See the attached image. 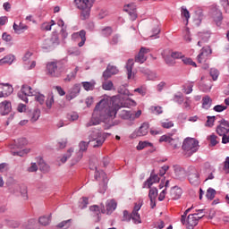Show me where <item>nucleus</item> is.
I'll return each instance as SVG.
<instances>
[{"label": "nucleus", "instance_id": "1", "mask_svg": "<svg viewBox=\"0 0 229 229\" xmlns=\"http://www.w3.org/2000/svg\"><path fill=\"white\" fill-rule=\"evenodd\" d=\"M121 106L119 104L114 103L112 98H103L95 106L92 117L86 127L98 126L100 123H105L106 119L115 118L117 112H119Z\"/></svg>", "mask_w": 229, "mask_h": 229}, {"label": "nucleus", "instance_id": "2", "mask_svg": "<svg viewBox=\"0 0 229 229\" xmlns=\"http://www.w3.org/2000/svg\"><path fill=\"white\" fill-rule=\"evenodd\" d=\"M6 185L10 194H13L14 196H20L21 194L23 199H28V190L26 186H21L13 178H9L6 182Z\"/></svg>", "mask_w": 229, "mask_h": 229}, {"label": "nucleus", "instance_id": "3", "mask_svg": "<svg viewBox=\"0 0 229 229\" xmlns=\"http://www.w3.org/2000/svg\"><path fill=\"white\" fill-rule=\"evenodd\" d=\"M182 149L184 157L189 158V157H192V154L197 153L198 149H199V141L194 138H186L182 142Z\"/></svg>", "mask_w": 229, "mask_h": 229}, {"label": "nucleus", "instance_id": "4", "mask_svg": "<svg viewBox=\"0 0 229 229\" xmlns=\"http://www.w3.org/2000/svg\"><path fill=\"white\" fill-rule=\"evenodd\" d=\"M26 144H28V140L25 138L14 140L13 143L10 145V148L13 149L11 150L12 155L13 157H25V155H28L30 149H22Z\"/></svg>", "mask_w": 229, "mask_h": 229}, {"label": "nucleus", "instance_id": "5", "mask_svg": "<svg viewBox=\"0 0 229 229\" xmlns=\"http://www.w3.org/2000/svg\"><path fill=\"white\" fill-rule=\"evenodd\" d=\"M76 8L81 10V21H87L90 17V8L94 4V0H74Z\"/></svg>", "mask_w": 229, "mask_h": 229}, {"label": "nucleus", "instance_id": "6", "mask_svg": "<svg viewBox=\"0 0 229 229\" xmlns=\"http://www.w3.org/2000/svg\"><path fill=\"white\" fill-rule=\"evenodd\" d=\"M89 142L92 143L93 148H99L105 142V136H103L99 130L95 129L89 135Z\"/></svg>", "mask_w": 229, "mask_h": 229}, {"label": "nucleus", "instance_id": "7", "mask_svg": "<svg viewBox=\"0 0 229 229\" xmlns=\"http://www.w3.org/2000/svg\"><path fill=\"white\" fill-rule=\"evenodd\" d=\"M36 90H33L31 86L23 84L21 86V89L20 92H18V98L21 99V101H24V103H29L28 97L35 96Z\"/></svg>", "mask_w": 229, "mask_h": 229}, {"label": "nucleus", "instance_id": "8", "mask_svg": "<svg viewBox=\"0 0 229 229\" xmlns=\"http://www.w3.org/2000/svg\"><path fill=\"white\" fill-rule=\"evenodd\" d=\"M188 180L191 183V185H194L195 187L199 185L201 183L199 180V172H198V169L194 167H191L188 171Z\"/></svg>", "mask_w": 229, "mask_h": 229}, {"label": "nucleus", "instance_id": "9", "mask_svg": "<svg viewBox=\"0 0 229 229\" xmlns=\"http://www.w3.org/2000/svg\"><path fill=\"white\" fill-rule=\"evenodd\" d=\"M212 55V48L209 46L203 47L200 53L197 56L199 64H203L208 60V57Z\"/></svg>", "mask_w": 229, "mask_h": 229}, {"label": "nucleus", "instance_id": "10", "mask_svg": "<svg viewBox=\"0 0 229 229\" xmlns=\"http://www.w3.org/2000/svg\"><path fill=\"white\" fill-rule=\"evenodd\" d=\"M47 72L48 76H51L52 78H59L62 74V72L58 69V65H56V63L55 62L47 64Z\"/></svg>", "mask_w": 229, "mask_h": 229}, {"label": "nucleus", "instance_id": "11", "mask_svg": "<svg viewBox=\"0 0 229 229\" xmlns=\"http://www.w3.org/2000/svg\"><path fill=\"white\" fill-rule=\"evenodd\" d=\"M60 44V39L58 38V35L54 34L51 38L45 39L43 42V49H53L55 46H58Z\"/></svg>", "mask_w": 229, "mask_h": 229}, {"label": "nucleus", "instance_id": "12", "mask_svg": "<svg viewBox=\"0 0 229 229\" xmlns=\"http://www.w3.org/2000/svg\"><path fill=\"white\" fill-rule=\"evenodd\" d=\"M95 179L97 180H103V183L100 184V188L98 190V192L100 194H105L106 191V174H105L103 171H96L95 172Z\"/></svg>", "mask_w": 229, "mask_h": 229}, {"label": "nucleus", "instance_id": "13", "mask_svg": "<svg viewBox=\"0 0 229 229\" xmlns=\"http://www.w3.org/2000/svg\"><path fill=\"white\" fill-rule=\"evenodd\" d=\"M78 38H81V41L78 43L79 47H83L85 46V42H87V31H85V30H81L79 32L72 34V40H78Z\"/></svg>", "mask_w": 229, "mask_h": 229}, {"label": "nucleus", "instance_id": "14", "mask_svg": "<svg viewBox=\"0 0 229 229\" xmlns=\"http://www.w3.org/2000/svg\"><path fill=\"white\" fill-rule=\"evenodd\" d=\"M220 124L216 127V133L220 137L227 135L229 133V123L226 120H220Z\"/></svg>", "mask_w": 229, "mask_h": 229}, {"label": "nucleus", "instance_id": "15", "mask_svg": "<svg viewBox=\"0 0 229 229\" xmlns=\"http://www.w3.org/2000/svg\"><path fill=\"white\" fill-rule=\"evenodd\" d=\"M142 208V201L139 200L138 203L135 204L134 208L131 212V219L136 224L141 223L140 221V215L139 214V210Z\"/></svg>", "mask_w": 229, "mask_h": 229}, {"label": "nucleus", "instance_id": "16", "mask_svg": "<svg viewBox=\"0 0 229 229\" xmlns=\"http://www.w3.org/2000/svg\"><path fill=\"white\" fill-rule=\"evenodd\" d=\"M32 55L33 54L31 52H27L23 56L24 69H26V71H31V69H35L37 66V62L35 61L30 62V58H31Z\"/></svg>", "mask_w": 229, "mask_h": 229}, {"label": "nucleus", "instance_id": "17", "mask_svg": "<svg viewBox=\"0 0 229 229\" xmlns=\"http://www.w3.org/2000/svg\"><path fill=\"white\" fill-rule=\"evenodd\" d=\"M13 92V87L8 83H0V98H8Z\"/></svg>", "mask_w": 229, "mask_h": 229}, {"label": "nucleus", "instance_id": "18", "mask_svg": "<svg viewBox=\"0 0 229 229\" xmlns=\"http://www.w3.org/2000/svg\"><path fill=\"white\" fill-rule=\"evenodd\" d=\"M211 17L215 21L216 26H221L223 21V13L217 7L211 9Z\"/></svg>", "mask_w": 229, "mask_h": 229}, {"label": "nucleus", "instance_id": "19", "mask_svg": "<svg viewBox=\"0 0 229 229\" xmlns=\"http://www.w3.org/2000/svg\"><path fill=\"white\" fill-rule=\"evenodd\" d=\"M196 216H198V214H192L188 216L187 223H186V227L188 229H194V226L198 225L199 219L203 217V216L199 217H196Z\"/></svg>", "mask_w": 229, "mask_h": 229}, {"label": "nucleus", "instance_id": "20", "mask_svg": "<svg viewBox=\"0 0 229 229\" xmlns=\"http://www.w3.org/2000/svg\"><path fill=\"white\" fill-rule=\"evenodd\" d=\"M160 182V177H158L157 174H155L153 172L150 174V176L147 181L143 183V189H151V186L154 183H158Z\"/></svg>", "mask_w": 229, "mask_h": 229}, {"label": "nucleus", "instance_id": "21", "mask_svg": "<svg viewBox=\"0 0 229 229\" xmlns=\"http://www.w3.org/2000/svg\"><path fill=\"white\" fill-rule=\"evenodd\" d=\"M148 53H149V48L141 47L138 55L135 56V62H137V64H144V62L148 60V57H146Z\"/></svg>", "mask_w": 229, "mask_h": 229}, {"label": "nucleus", "instance_id": "22", "mask_svg": "<svg viewBox=\"0 0 229 229\" xmlns=\"http://www.w3.org/2000/svg\"><path fill=\"white\" fill-rule=\"evenodd\" d=\"M12 112V102L4 100L0 103V114L8 115Z\"/></svg>", "mask_w": 229, "mask_h": 229}, {"label": "nucleus", "instance_id": "23", "mask_svg": "<svg viewBox=\"0 0 229 229\" xmlns=\"http://www.w3.org/2000/svg\"><path fill=\"white\" fill-rule=\"evenodd\" d=\"M123 10L129 13L131 21H135V19H137V9L135 8V4H129L123 7Z\"/></svg>", "mask_w": 229, "mask_h": 229}, {"label": "nucleus", "instance_id": "24", "mask_svg": "<svg viewBox=\"0 0 229 229\" xmlns=\"http://www.w3.org/2000/svg\"><path fill=\"white\" fill-rule=\"evenodd\" d=\"M80 90H81L80 85L75 84L66 95L67 101H72V99H74V98H76L78 94H80Z\"/></svg>", "mask_w": 229, "mask_h": 229}, {"label": "nucleus", "instance_id": "25", "mask_svg": "<svg viewBox=\"0 0 229 229\" xmlns=\"http://www.w3.org/2000/svg\"><path fill=\"white\" fill-rule=\"evenodd\" d=\"M134 64L135 63L133 62V59H129L126 63L125 69H126L128 80H131L135 76V73L132 72Z\"/></svg>", "mask_w": 229, "mask_h": 229}, {"label": "nucleus", "instance_id": "26", "mask_svg": "<svg viewBox=\"0 0 229 229\" xmlns=\"http://www.w3.org/2000/svg\"><path fill=\"white\" fill-rule=\"evenodd\" d=\"M22 229H40V225L35 218H31L23 224Z\"/></svg>", "mask_w": 229, "mask_h": 229}, {"label": "nucleus", "instance_id": "27", "mask_svg": "<svg viewBox=\"0 0 229 229\" xmlns=\"http://www.w3.org/2000/svg\"><path fill=\"white\" fill-rule=\"evenodd\" d=\"M182 194H183L182 188L178 186H174V188L171 189L170 198L175 200L180 199V198H182Z\"/></svg>", "mask_w": 229, "mask_h": 229}, {"label": "nucleus", "instance_id": "28", "mask_svg": "<svg viewBox=\"0 0 229 229\" xmlns=\"http://www.w3.org/2000/svg\"><path fill=\"white\" fill-rule=\"evenodd\" d=\"M162 56L164 58L166 65H174V64H175L174 58H173L171 56V52L169 50H165L162 53Z\"/></svg>", "mask_w": 229, "mask_h": 229}, {"label": "nucleus", "instance_id": "29", "mask_svg": "<svg viewBox=\"0 0 229 229\" xmlns=\"http://www.w3.org/2000/svg\"><path fill=\"white\" fill-rule=\"evenodd\" d=\"M148 131H149V123H143L136 133L138 137H144L146 136L147 133H148Z\"/></svg>", "mask_w": 229, "mask_h": 229}, {"label": "nucleus", "instance_id": "30", "mask_svg": "<svg viewBox=\"0 0 229 229\" xmlns=\"http://www.w3.org/2000/svg\"><path fill=\"white\" fill-rule=\"evenodd\" d=\"M89 148V142L86 141H81L79 143V152H78V159L81 160V158H83V153H85V151H87Z\"/></svg>", "mask_w": 229, "mask_h": 229}, {"label": "nucleus", "instance_id": "31", "mask_svg": "<svg viewBox=\"0 0 229 229\" xmlns=\"http://www.w3.org/2000/svg\"><path fill=\"white\" fill-rule=\"evenodd\" d=\"M30 123H37V120L40 118V109L36 108L29 113Z\"/></svg>", "mask_w": 229, "mask_h": 229}, {"label": "nucleus", "instance_id": "32", "mask_svg": "<svg viewBox=\"0 0 229 229\" xmlns=\"http://www.w3.org/2000/svg\"><path fill=\"white\" fill-rule=\"evenodd\" d=\"M106 208L107 215L112 214V212H114V210L117 208V202H115V200L114 199L107 200L106 204Z\"/></svg>", "mask_w": 229, "mask_h": 229}, {"label": "nucleus", "instance_id": "33", "mask_svg": "<svg viewBox=\"0 0 229 229\" xmlns=\"http://www.w3.org/2000/svg\"><path fill=\"white\" fill-rule=\"evenodd\" d=\"M119 117L125 121H133V113H131V111L122 110L119 114Z\"/></svg>", "mask_w": 229, "mask_h": 229}, {"label": "nucleus", "instance_id": "34", "mask_svg": "<svg viewBox=\"0 0 229 229\" xmlns=\"http://www.w3.org/2000/svg\"><path fill=\"white\" fill-rule=\"evenodd\" d=\"M212 106V98L210 97L206 96L202 98V108L205 110H208Z\"/></svg>", "mask_w": 229, "mask_h": 229}, {"label": "nucleus", "instance_id": "35", "mask_svg": "<svg viewBox=\"0 0 229 229\" xmlns=\"http://www.w3.org/2000/svg\"><path fill=\"white\" fill-rule=\"evenodd\" d=\"M38 223L41 226H47L51 223V216H43L38 218Z\"/></svg>", "mask_w": 229, "mask_h": 229}, {"label": "nucleus", "instance_id": "36", "mask_svg": "<svg viewBox=\"0 0 229 229\" xmlns=\"http://www.w3.org/2000/svg\"><path fill=\"white\" fill-rule=\"evenodd\" d=\"M140 72L143 73V74H146L148 80H150V81H153L157 78V74L148 69H144L142 68L140 70Z\"/></svg>", "mask_w": 229, "mask_h": 229}, {"label": "nucleus", "instance_id": "37", "mask_svg": "<svg viewBox=\"0 0 229 229\" xmlns=\"http://www.w3.org/2000/svg\"><path fill=\"white\" fill-rule=\"evenodd\" d=\"M153 143L148 142V141H140L138 146L136 147V149L138 151H142L145 148H152Z\"/></svg>", "mask_w": 229, "mask_h": 229}, {"label": "nucleus", "instance_id": "38", "mask_svg": "<svg viewBox=\"0 0 229 229\" xmlns=\"http://www.w3.org/2000/svg\"><path fill=\"white\" fill-rule=\"evenodd\" d=\"M181 15L182 17H184V19L186 20V25L189 24V19H191V13H189V10H187L186 7H182L181 9Z\"/></svg>", "mask_w": 229, "mask_h": 229}, {"label": "nucleus", "instance_id": "39", "mask_svg": "<svg viewBox=\"0 0 229 229\" xmlns=\"http://www.w3.org/2000/svg\"><path fill=\"white\" fill-rule=\"evenodd\" d=\"M13 28L15 33H19V32L22 31V30H28V26L22 22H20L19 25H17V23H13Z\"/></svg>", "mask_w": 229, "mask_h": 229}, {"label": "nucleus", "instance_id": "40", "mask_svg": "<svg viewBox=\"0 0 229 229\" xmlns=\"http://www.w3.org/2000/svg\"><path fill=\"white\" fill-rule=\"evenodd\" d=\"M35 97L36 101H38V103H39V105H44V102L46 101V97L39 93L38 91H35V95H33Z\"/></svg>", "mask_w": 229, "mask_h": 229}, {"label": "nucleus", "instance_id": "41", "mask_svg": "<svg viewBox=\"0 0 229 229\" xmlns=\"http://www.w3.org/2000/svg\"><path fill=\"white\" fill-rule=\"evenodd\" d=\"M82 87L87 91L92 90L94 89V87H96V81H92L89 82V81L82 82Z\"/></svg>", "mask_w": 229, "mask_h": 229}, {"label": "nucleus", "instance_id": "42", "mask_svg": "<svg viewBox=\"0 0 229 229\" xmlns=\"http://www.w3.org/2000/svg\"><path fill=\"white\" fill-rule=\"evenodd\" d=\"M137 106V102H135L133 99L131 98H126L124 100V102L123 103V106L124 108H130L131 106Z\"/></svg>", "mask_w": 229, "mask_h": 229}, {"label": "nucleus", "instance_id": "43", "mask_svg": "<svg viewBox=\"0 0 229 229\" xmlns=\"http://www.w3.org/2000/svg\"><path fill=\"white\" fill-rule=\"evenodd\" d=\"M168 144H170L174 149H178L180 146V140L178 138H170Z\"/></svg>", "mask_w": 229, "mask_h": 229}, {"label": "nucleus", "instance_id": "44", "mask_svg": "<svg viewBox=\"0 0 229 229\" xmlns=\"http://www.w3.org/2000/svg\"><path fill=\"white\" fill-rule=\"evenodd\" d=\"M102 89L104 90H112L114 89V82L112 81H105L102 83Z\"/></svg>", "mask_w": 229, "mask_h": 229}, {"label": "nucleus", "instance_id": "45", "mask_svg": "<svg viewBox=\"0 0 229 229\" xmlns=\"http://www.w3.org/2000/svg\"><path fill=\"white\" fill-rule=\"evenodd\" d=\"M72 153H74V148H70L67 150V153L61 158L62 164H65L68 158L72 157Z\"/></svg>", "mask_w": 229, "mask_h": 229}, {"label": "nucleus", "instance_id": "46", "mask_svg": "<svg viewBox=\"0 0 229 229\" xmlns=\"http://www.w3.org/2000/svg\"><path fill=\"white\" fill-rule=\"evenodd\" d=\"M15 56L9 55L0 60V64H13Z\"/></svg>", "mask_w": 229, "mask_h": 229}, {"label": "nucleus", "instance_id": "47", "mask_svg": "<svg viewBox=\"0 0 229 229\" xmlns=\"http://www.w3.org/2000/svg\"><path fill=\"white\" fill-rule=\"evenodd\" d=\"M211 146H217L219 144V137L216 136V134H211L208 138Z\"/></svg>", "mask_w": 229, "mask_h": 229}, {"label": "nucleus", "instance_id": "48", "mask_svg": "<svg viewBox=\"0 0 229 229\" xmlns=\"http://www.w3.org/2000/svg\"><path fill=\"white\" fill-rule=\"evenodd\" d=\"M150 111L152 114H155V115H160V114H163L162 106H152L150 107Z\"/></svg>", "mask_w": 229, "mask_h": 229}, {"label": "nucleus", "instance_id": "49", "mask_svg": "<svg viewBox=\"0 0 229 229\" xmlns=\"http://www.w3.org/2000/svg\"><path fill=\"white\" fill-rule=\"evenodd\" d=\"M206 198H208L210 201L216 198V190L212 188H208L206 193Z\"/></svg>", "mask_w": 229, "mask_h": 229}, {"label": "nucleus", "instance_id": "50", "mask_svg": "<svg viewBox=\"0 0 229 229\" xmlns=\"http://www.w3.org/2000/svg\"><path fill=\"white\" fill-rule=\"evenodd\" d=\"M207 119L205 126L207 128H212V126H214V123H216V116H208Z\"/></svg>", "mask_w": 229, "mask_h": 229}, {"label": "nucleus", "instance_id": "51", "mask_svg": "<svg viewBox=\"0 0 229 229\" xmlns=\"http://www.w3.org/2000/svg\"><path fill=\"white\" fill-rule=\"evenodd\" d=\"M157 196H158V190L157 188H151L148 192L149 199H157Z\"/></svg>", "mask_w": 229, "mask_h": 229}, {"label": "nucleus", "instance_id": "52", "mask_svg": "<svg viewBox=\"0 0 229 229\" xmlns=\"http://www.w3.org/2000/svg\"><path fill=\"white\" fill-rule=\"evenodd\" d=\"M209 74L214 81H216L217 78H219V71L216 68H212Z\"/></svg>", "mask_w": 229, "mask_h": 229}, {"label": "nucleus", "instance_id": "53", "mask_svg": "<svg viewBox=\"0 0 229 229\" xmlns=\"http://www.w3.org/2000/svg\"><path fill=\"white\" fill-rule=\"evenodd\" d=\"M182 62L183 64H185V65H192V67H198V65L196 64V62L192 61L191 58L183 56Z\"/></svg>", "mask_w": 229, "mask_h": 229}, {"label": "nucleus", "instance_id": "54", "mask_svg": "<svg viewBox=\"0 0 229 229\" xmlns=\"http://www.w3.org/2000/svg\"><path fill=\"white\" fill-rule=\"evenodd\" d=\"M53 103H55V96L51 93L46 101L47 107L51 108L53 106Z\"/></svg>", "mask_w": 229, "mask_h": 229}, {"label": "nucleus", "instance_id": "55", "mask_svg": "<svg viewBox=\"0 0 229 229\" xmlns=\"http://www.w3.org/2000/svg\"><path fill=\"white\" fill-rule=\"evenodd\" d=\"M71 226V219L64 220L57 225V228H69Z\"/></svg>", "mask_w": 229, "mask_h": 229}, {"label": "nucleus", "instance_id": "56", "mask_svg": "<svg viewBox=\"0 0 229 229\" xmlns=\"http://www.w3.org/2000/svg\"><path fill=\"white\" fill-rule=\"evenodd\" d=\"M112 29L110 27H106L105 29H102L101 30V35L103 37H110V35H112Z\"/></svg>", "mask_w": 229, "mask_h": 229}, {"label": "nucleus", "instance_id": "57", "mask_svg": "<svg viewBox=\"0 0 229 229\" xmlns=\"http://www.w3.org/2000/svg\"><path fill=\"white\" fill-rule=\"evenodd\" d=\"M161 126L165 129L173 128V126H174V123H173V121L166 120L165 122L161 123Z\"/></svg>", "mask_w": 229, "mask_h": 229}, {"label": "nucleus", "instance_id": "58", "mask_svg": "<svg viewBox=\"0 0 229 229\" xmlns=\"http://www.w3.org/2000/svg\"><path fill=\"white\" fill-rule=\"evenodd\" d=\"M175 174L177 176V178H179V180H182V178H183V176H185V170L182 169V168H177L175 170Z\"/></svg>", "mask_w": 229, "mask_h": 229}, {"label": "nucleus", "instance_id": "59", "mask_svg": "<svg viewBox=\"0 0 229 229\" xmlns=\"http://www.w3.org/2000/svg\"><path fill=\"white\" fill-rule=\"evenodd\" d=\"M228 107L226 106H223V105H216L213 107V110L215 112H225V110H226Z\"/></svg>", "mask_w": 229, "mask_h": 229}, {"label": "nucleus", "instance_id": "60", "mask_svg": "<svg viewBox=\"0 0 229 229\" xmlns=\"http://www.w3.org/2000/svg\"><path fill=\"white\" fill-rule=\"evenodd\" d=\"M13 38H12V35L6 33V32H4L2 34V40H4V42H11L13 40Z\"/></svg>", "mask_w": 229, "mask_h": 229}, {"label": "nucleus", "instance_id": "61", "mask_svg": "<svg viewBox=\"0 0 229 229\" xmlns=\"http://www.w3.org/2000/svg\"><path fill=\"white\" fill-rule=\"evenodd\" d=\"M171 57L174 58V60H178L179 58L183 59V54L181 52H172L171 53Z\"/></svg>", "mask_w": 229, "mask_h": 229}, {"label": "nucleus", "instance_id": "62", "mask_svg": "<svg viewBox=\"0 0 229 229\" xmlns=\"http://www.w3.org/2000/svg\"><path fill=\"white\" fill-rule=\"evenodd\" d=\"M191 104H192V101L191 100V98H186V100L183 103V108H185V110H191Z\"/></svg>", "mask_w": 229, "mask_h": 229}, {"label": "nucleus", "instance_id": "63", "mask_svg": "<svg viewBox=\"0 0 229 229\" xmlns=\"http://www.w3.org/2000/svg\"><path fill=\"white\" fill-rule=\"evenodd\" d=\"M68 119H71L72 121H78V119L80 118V115H78V113L73 112L72 114H69L67 115Z\"/></svg>", "mask_w": 229, "mask_h": 229}, {"label": "nucleus", "instance_id": "64", "mask_svg": "<svg viewBox=\"0 0 229 229\" xmlns=\"http://www.w3.org/2000/svg\"><path fill=\"white\" fill-rule=\"evenodd\" d=\"M224 170L225 173H229V157H225V160L224 162Z\"/></svg>", "mask_w": 229, "mask_h": 229}]
</instances>
